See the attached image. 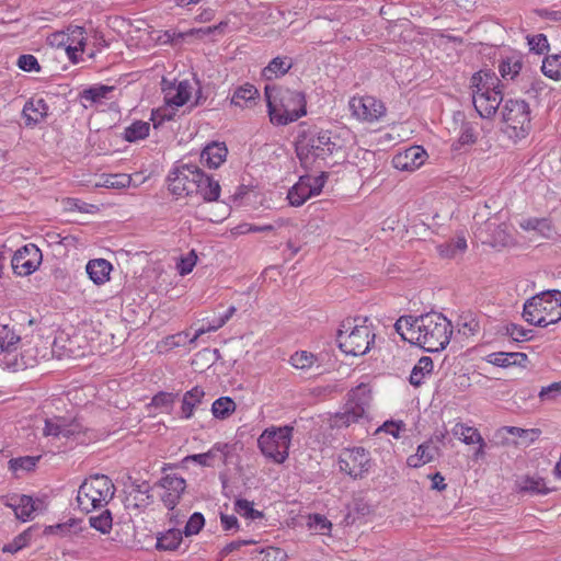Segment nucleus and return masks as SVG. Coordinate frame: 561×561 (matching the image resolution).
Here are the masks:
<instances>
[{"mask_svg": "<svg viewBox=\"0 0 561 561\" xmlns=\"http://www.w3.org/2000/svg\"><path fill=\"white\" fill-rule=\"evenodd\" d=\"M394 330L403 341L426 352L444 350L453 334L451 322L439 312H427L417 317L401 316L394 322Z\"/></svg>", "mask_w": 561, "mask_h": 561, "instance_id": "obj_1", "label": "nucleus"}, {"mask_svg": "<svg viewBox=\"0 0 561 561\" xmlns=\"http://www.w3.org/2000/svg\"><path fill=\"white\" fill-rule=\"evenodd\" d=\"M295 152L305 169L323 168L329 159L340 154L344 140L337 130L301 123L294 141Z\"/></svg>", "mask_w": 561, "mask_h": 561, "instance_id": "obj_2", "label": "nucleus"}, {"mask_svg": "<svg viewBox=\"0 0 561 561\" xmlns=\"http://www.w3.org/2000/svg\"><path fill=\"white\" fill-rule=\"evenodd\" d=\"M378 328L368 317L356 316L343 319L336 333L337 346L342 353L363 356L376 347Z\"/></svg>", "mask_w": 561, "mask_h": 561, "instance_id": "obj_3", "label": "nucleus"}, {"mask_svg": "<svg viewBox=\"0 0 561 561\" xmlns=\"http://www.w3.org/2000/svg\"><path fill=\"white\" fill-rule=\"evenodd\" d=\"M271 124L286 126L307 115V98L301 91L270 87L264 89Z\"/></svg>", "mask_w": 561, "mask_h": 561, "instance_id": "obj_4", "label": "nucleus"}, {"mask_svg": "<svg viewBox=\"0 0 561 561\" xmlns=\"http://www.w3.org/2000/svg\"><path fill=\"white\" fill-rule=\"evenodd\" d=\"M38 362V350L23 344L13 325L0 324V367L12 371L34 367Z\"/></svg>", "mask_w": 561, "mask_h": 561, "instance_id": "obj_5", "label": "nucleus"}, {"mask_svg": "<svg viewBox=\"0 0 561 561\" xmlns=\"http://www.w3.org/2000/svg\"><path fill=\"white\" fill-rule=\"evenodd\" d=\"M523 318L531 325L547 328L561 321V291L546 290L524 304Z\"/></svg>", "mask_w": 561, "mask_h": 561, "instance_id": "obj_6", "label": "nucleus"}, {"mask_svg": "<svg viewBox=\"0 0 561 561\" xmlns=\"http://www.w3.org/2000/svg\"><path fill=\"white\" fill-rule=\"evenodd\" d=\"M114 484L103 474L91 476L79 486L77 493L78 506L87 513L103 507L114 495Z\"/></svg>", "mask_w": 561, "mask_h": 561, "instance_id": "obj_7", "label": "nucleus"}, {"mask_svg": "<svg viewBox=\"0 0 561 561\" xmlns=\"http://www.w3.org/2000/svg\"><path fill=\"white\" fill-rule=\"evenodd\" d=\"M294 428L290 426H271L257 438L260 453L274 463H284L289 456Z\"/></svg>", "mask_w": 561, "mask_h": 561, "instance_id": "obj_8", "label": "nucleus"}, {"mask_svg": "<svg viewBox=\"0 0 561 561\" xmlns=\"http://www.w3.org/2000/svg\"><path fill=\"white\" fill-rule=\"evenodd\" d=\"M505 133L511 139L520 140L531 129L530 108L523 100H507L503 107Z\"/></svg>", "mask_w": 561, "mask_h": 561, "instance_id": "obj_9", "label": "nucleus"}, {"mask_svg": "<svg viewBox=\"0 0 561 561\" xmlns=\"http://www.w3.org/2000/svg\"><path fill=\"white\" fill-rule=\"evenodd\" d=\"M337 465L342 473L353 480H362L373 471L375 460L368 449L355 446L341 450Z\"/></svg>", "mask_w": 561, "mask_h": 561, "instance_id": "obj_10", "label": "nucleus"}, {"mask_svg": "<svg viewBox=\"0 0 561 561\" xmlns=\"http://www.w3.org/2000/svg\"><path fill=\"white\" fill-rule=\"evenodd\" d=\"M348 110L351 116L362 124H378L387 117L386 103L370 94H356L352 96L348 101Z\"/></svg>", "mask_w": 561, "mask_h": 561, "instance_id": "obj_11", "label": "nucleus"}, {"mask_svg": "<svg viewBox=\"0 0 561 561\" xmlns=\"http://www.w3.org/2000/svg\"><path fill=\"white\" fill-rule=\"evenodd\" d=\"M328 180V173L321 172L318 175H301L298 181L288 190L287 201L289 205L298 207L309 198L318 196Z\"/></svg>", "mask_w": 561, "mask_h": 561, "instance_id": "obj_12", "label": "nucleus"}, {"mask_svg": "<svg viewBox=\"0 0 561 561\" xmlns=\"http://www.w3.org/2000/svg\"><path fill=\"white\" fill-rule=\"evenodd\" d=\"M55 41L64 47L71 62H77L84 51L87 36L83 26L69 25L65 31L55 34Z\"/></svg>", "mask_w": 561, "mask_h": 561, "instance_id": "obj_13", "label": "nucleus"}, {"mask_svg": "<svg viewBox=\"0 0 561 561\" xmlns=\"http://www.w3.org/2000/svg\"><path fill=\"white\" fill-rule=\"evenodd\" d=\"M43 263L41 249L33 244H26L19 249L12 257V268L18 276H30L34 274Z\"/></svg>", "mask_w": 561, "mask_h": 561, "instance_id": "obj_14", "label": "nucleus"}, {"mask_svg": "<svg viewBox=\"0 0 561 561\" xmlns=\"http://www.w3.org/2000/svg\"><path fill=\"white\" fill-rule=\"evenodd\" d=\"M445 436V433L435 434L424 443L420 444L416 447L415 453L407 458V466L417 469L433 462L440 456L439 445L443 444Z\"/></svg>", "mask_w": 561, "mask_h": 561, "instance_id": "obj_15", "label": "nucleus"}, {"mask_svg": "<svg viewBox=\"0 0 561 561\" xmlns=\"http://www.w3.org/2000/svg\"><path fill=\"white\" fill-rule=\"evenodd\" d=\"M160 488L162 503L169 511H172L178 506L186 490V481L182 477L167 474L161 479Z\"/></svg>", "mask_w": 561, "mask_h": 561, "instance_id": "obj_16", "label": "nucleus"}, {"mask_svg": "<svg viewBox=\"0 0 561 561\" xmlns=\"http://www.w3.org/2000/svg\"><path fill=\"white\" fill-rule=\"evenodd\" d=\"M198 167L185 164L169 176V190L175 195H192Z\"/></svg>", "mask_w": 561, "mask_h": 561, "instance_id": "obj_17", "label": "nucleus"}, {"mask_svg": "<svg viewBox=\"0 0 561 561\" xmlns=\"http://www.w3.org/2000/svg\"><path fill=\"white\" fill-rule=\"evenodd\" d=\"M427 159L425 149L411 146L392 157V167L399 171L412 172L422 167Z\"/></svg>", "mask_w": 561, "mask_h": 561, "instance_id": "obj_18", "label": "nucleus"}, {"mask_svg": "<svg viewBox=\"0 0 561 561\" xmlns=\"http://www.w3.org/2000/svg\"><path fill=\"white\" fill-rule=\"evenodd\" d=\"M2 504L10 507L18 519L27 522L33 519L34 513L37 511V503L26 494H9L2 497Z\"/></svg>", "mask_w": 561, "mask_h": 561, "instance_id": "obj_19", "label": "nucleus"}, {"mask_svg": "<svg viewBox=\"0 0 561 561\" xmlns=\"http://www.w3.org/2000/svg\"><path fill=\"white\" fill-rule=\"evenodd\" d=\"M370 402L371 390L368 386L360 383L348 392V398L344 407L348 409L354 416L362 420L366 416Z\"/></svg>", "mask_w": 561, "mask_h": 561, "instance_id": "obj_20", "label": "nucleus"}, {"mask_svg": "<svg viewBox=\"0 0 561 561\" xmlns=\"http://www.w3.org/2000/svg\"><path fill=\"white\" fill-rule=\"evenodd\" d=\"M483 231L486 232V237L482 239V242L492 248H505L512 243V234L507 224H497L493 219H489L480 236Z\"/></svg>", "mask_w": 561, "mask_h": 561, "instance_id": "obj_21", "label": "nucleus"}, {"mask_svg": "<svg viewBox=\"0 0 561 561\" xmlns=\"http://www.w3.org/2000/svg\"><path fill=\"white\" fill-rule=\"evenodd\" d=\"M503 101V93L501 88L495 89L491 91L490 93L480 94V95H473L472 103L476 108V111L479 113V115L483 118H491L493 117L499 107L500 104Z\"/></svg>", "mask_w": 561, "mask_h": 561, "instance_id": "obj_22", "label": "nucleus"}, {"mask_svg": "<svg viewBox=\"0 0 561 561\" xmlns=\"http://www.w3.org/2000/svg\"><path fill=\"white\" fill-rule=\"evenodd\" d=\"M289 365L302 373L318 370L322 366L320 354L307 350L295 351L288 358Z\"/></svg>", "mask_w": 561, "mask_h": 561, "instance_id": "obj_23", "label": "nucleus"}, {"mask_svg": "<svg viewBox=\"0 0 561 561\" xmlns=\"http://www.w3.org/2000/svg\"><path fill=\"white\" fill-rule=\"evenodd\" d=\"M198 178H195L193 194L201 195L205 201L213 202L220 197V184L198 168Z\"/></svg>", "mask_w": 561, "mask_h": 561, "instance_id": "obj_24", "label": "nucleus"}, {"mask_svg": "<svg viewBox=\"0 0 561 561\" xmlns=\"http://www.w3.org/2000/svg\"><path fill=\"white\" fill-rule=\"evenodd\" d=\"M229 150L220 141L208 144L201 153V163L209 169H218L226 160Z\"/></svg>", "mask_w": 561, "mask_h": 561, "instance_id": "obj_25", "label": "nucleus"}, {"mask_svg": "<svg viewBox=\"0 0 561 561\" xmlns=\"http://www.w3.org/2000/svg\"><path fill=\"white\" fill-rule=\"evenodd\" d=\"M501 88V81L492 71H479L470 79V89L472 96L490 93L491 91Z\"/></svg>", "mask_w": 561, "mask_h": 561, "instance_id": "obj_26", "label": "nucleus"}, {"mask_svg": "<svg viewBox=\"0 0 561 561\" xmlns=\"http://www.w3.org/2000/svg\"><path fill=\"white\" fill-rule=\"evenodd\" d=\"M112 271V264L104 259L90 260L85 265L88 277L96 286L106 284L110 280Z\"/></svg>", "mask_w": 561, "mask_h": 561, "instance_id": "obj_27", "label": "nucleus"}, {"mask_svg": "<svg viewBox=\"0 0 561 561\" xmlns=\"http://www.w3.org/2000/svg\"><path fill=\"white\" fill-rule=\"evenodd\" d=\"M145 181H146L145 176H142L141 179L136 181L131 174L110 173V174H102L100 176L99 181L95 183V186L119 190V188L128 187L130 185L138 186L139 184L144 183Z\"/></svg>", "mask_w": 561, "mask_h": 561, "instance_id": "obj_28", "label": "nucleus"}, {"mask_svg": "<svg viewBox=\"0 0 561 561\" xmlns=\"http://www.w3.org/2000/svg\"><path fill=\"white\" fill-rule=\"evenodd\" d=\"M192 98V85L188 81H181L164 89L165 102L180 107L185 105Z\"/></svg>", "mask_w": 561, "mask_h": 561, "instance_id": "obj_29", "label": "nucleus"}, {"mask_svg": "<svg viewBox=\"0 0 561 561\" xmlns=\"http://www.w3.org/2000/svg\"><path fill=\"white\" fill-rule=\"evenodd\" d=\"M49 106L43 99H31L23 107V117L26 126H35L45 121Z\"/></svg>", "mask_w": 561, "mask_h": 561, "instance_id": "obj_30", "label": "nucleus"}, {"mask_svg": "<svg viewBox=\"0 0 561 561\" xmlns=\"http://www.w3.org/2000/svg\"><path fill=\"white\" fill-rule=\"evenodd\" d=\"M257 99V89L251 83H244L233 91L230 103L240 108H249L256 104Z\"/></svg>", "mask_w": 561, "mask_h": 561, "instance_id": "obj_31", "label": "nucleus"}, {"mask_svg": "<svg viewBox=\"0 0 561 561\" xmlns=\"http://www.w3.org/2000/svg\"><path fill=\"white\" fill-rule=\"evenodd\" d=\"M488 362L500 367H508L513 365L526 367L529 362V357L523 352H494L489 355Z\"/></svg>", "mask_w": 561, "mask_h": 561, "instance_id": "obj_32", "label": "nucleus"}, {"mask_svg": "<svg viewBox=\"0 0 561 561\" xmlns=\"http://www.w3.org/2000/svg\"><path fill=\"white\" fill-rule=\"evenodd\" d=\"M293 68L290 57H274L268 65L263 68L262 77L267 81H273L285 76Z\"/></svg>", "mask_w": 561, "mask_h": 561, "instance_id": "obj_33", "label": "nucleus"}, {"mask_svg": "<svg viewBox=\"0 0 561 561\" xmlns=\"http://www.w3.org/2000/svg\"><path fill=\"white\" fill-rule=\"evenodd\" d=\"M41 460V456H24L12 458L8 462V469L15 478H22L34 471Z\"/></svg>", "mask_w": 561, "mask_h": 561, "instance_id": "obj_34", "label": "nucleus"}, {"mask_svg": "<svg viewBox=\"0 0 561 561\" xmlns=\"http://www.w3.org/2000/svg\"><path fill=\"white\" fill-rule=\"evenodd\" d=\"M524 231H535L543 238H551L554 228L552 221L547 217H527L519 222Z\"/></svg>", "mask_w": 561, "mask_h": 561, "instance_id": "obj_35", "label": "nucleus"}, {"mask_svg": "<svg viewBox=\"0 0 561 561\" xmlns=\"http://www.w3.org/2000/svg\"><path fill=\"white\" fill-rule=\"evenodd\" d=\"M205 398V390L201 386H195L186 391L182 401L183 417L190 420L194 415V411L201 405Z\"/></svg>", "mask_w": 561, "mask_h": 561, "instance_id": "obj_36", "label": "nucleus"}, {"mask_svg": "<svg viewBox=\"0 0 561 561\" xmlns=\"http://www.w3.org/2000/svg\"><path fill=\"white\" fill-rule=\"evenodd\" d=\"M183 531L174 527L159 533L157 536L156 548L158 550L178 549L183 540Z\"/></svg>", "mask_w": 561, "mask_h": 561, "instance_id": "obj_37", "label": "nucleus"}, {"mask_svg": "<svg viewBox=\"0 0 561 561\" xmlns=\"http://www.w3.org/2000/svg\"><path fill=\"white\" fill-rule=\"evenodd\" d=\"M477 140L478 134L474 126L471 123L466 122L462 123L460 133L457 139L451 142L450 148L453 151H461L465 147L474 145Z\"/></svg>", "mask_w": 561, "mask_h": 561, "instance_id": "obj_38", "label": "nucleus"}, {"mask_svg": "<svg viewBox=\"0 0 561 561\" xmlns=\"http://www.w3.org/2000/svg\"><path fill=\"white\" fill-rule=\"evenodd\" d=\"M451 434L455 438H457L465 445H474L476 443H482V436L479 433V431L463 423H456L451 428Z\"/></svg>", "mask_w": 561, "mask_h": 561, "instance_id": "obj_39", "label": "nucleus"}, {"mask_svg": "<svg viewBox=\"0 0 561 561\" xmlns=\"http://www.w3.org/2000/svg\"><path fill=\"white\" fill-rule=\"evenodd\" d=\"M518 488L520 491L531 494H548L552 491L543 478L531 476L520 478L518 480Z\"/></svg>", "mask_w": 561, "mask_h": 561, "instance_id": "obj_40", "label": "nucleus"}, {"mask_svg": "<svg viewBox=\"0 0 561 561\" xmlns=\"http://www.w3.org/2000/svg\"><path fill=\"white\" fill-rule=\"evenodd\" d=\"M433 360L427 356L419 358L414 367L412 368L409 377L410 383L419 386L423 382L424 378L428 376L433 370Z\"/></svg>", "mask_w": 561, "mask_h": 561, "instance_id": "obj_41", "label": "nucleus"}, {"mask_svg": "<svg viewBox=\"0 0 561 561\" xmlns=\"http://www.w3.org/2000/svg\"><path fill=\"white\" fill-rule=\"evenodd\" d=\"M113 91L112 87L98 85L83 90L80 93V100L84 107L92 106L93 104L102 102L106 95Z\"/></svg>", "mask_w": 561, "mask_h": 561, "instance_id": "obj_42", "label": "nucleus"}, {"mask_svg": "<svg viewBox=\"0 0 561 561\" xmlns=\"http://www.w3.org/2000/svg\"><path fill=\"white\" fill-rule=\"evenodd\" d=\"M443 259H454L467 250V241L463 237H457L455 240L443 243L436 248Z\"/></svg>", "mask_w": 561, "mask_h": 561, "instance_id": "obj_43", "label": "nucleus"}, {"mask_svg": "<svg viewBox=\"0 0 561 561\" xmlns=\"http://www.w3.org/2000/svg\"><path fill=\"white\" fill-rule=\"evenodd\" d=\"M150 134V124L144 121L133 122L124 129V139L128 142H136L147 138Z\"/></svg>", "mask_w": 561, "mask_h": 561, "instance_id": "obj_44", "label": "nucleus"}, {"mask_svg": "<svg viewBox=\"0 0 561 561\" xmlns=\"http://www.w3.org/2000/svg\"><path fill=\"white\" fill-rule=\"evenodd\" d=\"M188 336L190 333L186 331L168 335L157 343V352L159 354H165L175 347L183 346L187 342Z\"/></svg>", "mask_w": 561, "mask_h": 561, "instance_id": "obj_45", "label": "nucleus"}, {"mask_svg": "<svg viewBox=\"0 0 561 561\" xmlns=\"http://www.w3.org/2000/svg\"><path fill=\"white\" fill-rule=\"evenodd\" d=\"M236 411V403L231 397H219L213 401L211 412L217 420H227Z\"/></svg>", "mask_w": 561, "mask_h": 561, "instance_id": "obj_46", "label": "nucleus"}, {"mask_svg": "<svg viewBox=\"0 0 561 561\" xmlns=\"http://www.w3.org/2000/svg\"><path fill=\"white\" fill-rule=\"evenodd\" d=\"M79 340H80V335L75 334L73 336H71L67 340L68 344L66 345L65 344L66 340L64 339V335L59 334L58 336L55 337V342H53V347L61 348L64 351L62 354L67 355V356H72V357L83 356L85 352L80 351L78 347H76V345L79 346L78 345Z\"/></svg>", "mask_w": 561, "mask_h": 561, "instance_id": "obj_47", "label": "nucleus"}, {"mask_svg": "<svg viewBox=\"0 0 561 561\" xmlns=\"http://www.w3.org/2000/svg\"><path fill=\"white\" fill-rule=\"evenodd\" d=\"M458 333L469 337L480 331L479 321L471 312H462L457 321Z\"/></svg>", "mask_w": 561, "mask_h": 561, "instance_id": "obj_48", "label": "nucleus"}, {"mask_svg": "<svg viewBox=\"0 0 561 561\" xmlns=\"http://www.w3.org/2000/svg\"><path fill=\"white\" fill-rule=\"evenodd\" d=\"M543 75L554 81H561V55H548L542 61Z\"/></svg>", "mask_w": 561, "mask_h": 561, "instance_id": "obj_49", "label": "nucleus"}, {"mask_svg": "<svg viewBox=\"0 0 561 561\" xmlns=\"http://www.w3.org/2000/svg\"><path fill=\"white\" fill-rule=\"evenodd\" d=\"M252 553L255 561H286L287 559L286 551L274 546L254 550Z\"/></svg>", "mask_w": 561, "mask_h": 561, "instance_id": "obj_50", "label": "nucleus"}, {"mask_svg": "<svg viewBox=\"0 0 561 561\" xmlns=\"http://www.w3.org/2000/svg\"><path fill=\"white\" fill-rule=\"evenodd\" d=\"M77 520L70 518L64 523L48 525L44 527V535H57L59 537H69L72 534H77Z\"/></svg>", "mask_w": 561, "mask_h": 561, "instance_id": "obj_51", "label": "nucleus"}, {"mask_svg": "<svg viewBox=\"0 0 561 561\" xmlns=\"http://www.w3.org/2000/svg\"><path fill=\"white\" fill-rule=\"evenodd\" d=\"M89 525L103 535L110 534L113 527V518L110 511L105 510L99 515L90 516Z\"/></svg>", "mask_w": 561, "mask_h": 561, "instance_id": "obj_52", "label": "nucleus"}, {"mask_svg": "<svg viewBox=\"0 0 561 561\" xmlns=\"http://www.w3.org/2000/svg\"><path fill=\"white\" fill-rule=\"evenodd\" d=\"M33 529H34V526H31L27 529H25L24 531H22L21 534H19L18 536H15L12 541H10L9 543L3 546L2 551L15 553V552L20 551L21 549L27 547L32 540Z\"/></svg>", "mask_w": 561, "mask_h": 561, "instance_id": "obj_53", "label": "nucleus"}, {"mask_svg": "<svg viewBox=\"0 0 561 561\" xmlns=\"http://www.w3.org/2000/svg\"><path fill=\"white\" fill-rule=\"evenodd\" d=\"M523 65L518 57H507L503 59L500 65V73L503 79L513 80L522 71Z\"/></svg>", "mask_w": 561, "mask_h": 561, "instance_id": "obj_54", "label": "nucleus"}, {"mask_svg": "<svg viewBox=\"0 0 561 561\" xmlns=\"http://www.w3.org/2000/svg\"><path fill=\"white\" fill-rule=\"evenodd\" d=\"M504 431L507 434L518 437L520 439V443L525 445H530L535 443L537 439H539L541 435V431L538 428L524 430L519 427L510 426L505 427Z\"/></svg>", "mask_w": 561, "mask_h": 561, "instance_id": "obj_55", "label": "nucleus"}, {"mask_svg": "<svg viewBox=\"0 0 561 561\" xmlns=\"http://www.w3.org/2000/svg\"><path fill=\"white\" fill-rule=\"evenodd\" d=\"M233 510L237 514L247 519H259L263 517V513L253 508V503L244 499L236 500Z\"/></svg>", "mask_w": 561, "mask_h": 561, "instance_id": "obj_56", "label": "nucleus"}, {"mask_svg": "<svg viewBox=\"0 0 561 561\" xmlns=\"http://www.w3.org/2000/svg\"><path fill=\"white\" fill-rule=\"evenodd\" d=\"M198 262L196 251L192 250L186 255L182 256L176 263V270L181 276L191 274Z\"/></svg>", "mask_w": 561, "mask_h": 561, "instance_id": "obj_57", "label": "nucleus"}, {"mask_svg": "<svg viewBox=\"0 0 561 561\" xmlns=\"http://www.w3.org/2000/svg\"><path fill=\"white\" fill-rule=\"evenodd\" d=\"M44 434L46 436L67 437L71 434V432L66 428L61 420L55 419L46 421V425H44Z\"/></svg>", "mask_w": 561, "mask_h": 561, "instance_id": "obj_58", "label": "nucleus"}, {"mask_svg": "<svg viewBox=\"0 0 561 561\" xmlns=\"http://www.w3.org/2000/svg\"><path fill=\"white\" fill-rule=\"evenodd\" d=\"M205 523L206 520L204 515L199 512H196L188 518L183 533L187 537L197 535L204 528Z\"/></svg>", "mask_w": 561, "mask_h": 561, "instance_id": "obj_59", "label": "nucleus"}, {"mask_svg": "<svg viewBox=\"0 0 561 561\" xmlns=\"http://www.w3.org/2000/svg\"><path fill=\"white\" fill-rule=\"evenodd\" d=\"M527 39L530 51L535 54H545L549 49L548 37L542 33L529 35Z\"/></svg>", "mask_w": 561, "mask_h": 561, "instance_id": "obj_60", "label": "nucleus"}, {"mask_svg": "<svg viewBox=\"0 0 561 561\" xmlns=\"http://www.w3.org/2000/svg\"><path fill=\"white\" fill-rule=\"evenodd\" d=\"M16 66L24 72H41V64L35 55H20Z\"/></svg>", "mask_w": 561, "mask_h": 561, "instance_id": "obj_61", "label": "nucleus"}, {"mask_svg": "<svg viewBox=\"0 0 561 561\" xmlns=\"http://www.w3.org/2000/svg\"><path fill=\"white\" fill-rule=\"evenodd\" d=\"M506 333L514 341L522 342V341L530 340L533 331L529 330V329L524 328L520 324L510 323V324L506 325Z\"/></svg>", "mask_w": 561, "mask_h": 561, "instance_id": "obj_62", "label": "nucleus"}, {"mask_svg": "<svg viewBox=\"0 0 561 561\" xmlns=\"http://www.w3.org/2000/svg\"><path fill=\"white\" fill-rule=\"evenodd\" d=\"M309 527L319 534L327 535L331 531L332 523L320 514H314L309 517Z\"/></svg>", "mask_w": 561, "mask_h": 561, "instance_id": "obj_63", "label": "nucleus"}, {"mask_svg": "<svg viewBox=\"0 0 561 561\" xmlns=\"http://www.w3.org/2000/svg\"><path fill=\"white\" fill-rule=\"evenodd\" d=\"M65 204L69 209H77L80 213L96 214L100 210V207L95 204H90L72 197L67 198Z\"/></svg>", "mask_w": 561, "mask_h": 561, "instance_id": "obj_64", "label": "nucleus"}]
</instances>
